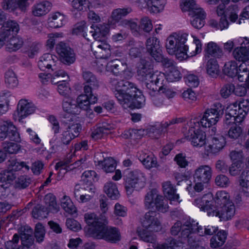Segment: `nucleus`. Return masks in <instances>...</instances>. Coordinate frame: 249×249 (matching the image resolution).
<instances>
[{"label":"nucleus","mask_w":249,"mask_h":249,"mask_svg":"<svg viewBox=\"0 0 249 249\" xmlns=\"http://www.w3.org/2000/svg\"><path fill=\"white\" fill-rule=\"evenodd\" d=\"M61 205L63 209L69 213L73 214L76 211V208L68 196H63L61 199Z\"/></svg>","instance_id":"nucleus-51"},{"label":"nucleus","mask_w":249,"mask_h":249,"mask_svg":"<svg viewBox=\"0 0 249 249\" xmlns=\"http://www.w3.org/2000/svg\"><path fill=\"white\" fill-rule=\"evenodd\" d=\"M230 196L225 191H219L216 193L214 198H213L214 207L219 208L228 202H231L229 200Z\"/></svg>","instance_id":"nucleus-41"},{"label":"nucleus","mask_w":249,"mask_h":249,"mask_svg":"<svg viewBox=\"0 0 249 249\" xmlns=\"http://www.w3.org/2000/svg\"><path fill=\"white\" fill-rule=\"evenodd\" d=\"M82 77L84 81V92L87 93H94V90L98 89L100 83L96 76L89 71H83Z\"/></svg>","instance_id":"nucleus-13"},{"label":"nucleus","mask_w":249,"mask_h":249,"mask_svg":"<svg viewBox=\"0 0 249 249\" xmlns=\"http://www.w3.org/2000/svg\"><path fill=\"white\" fill-rule=\"evenodd\" d=\"M188 35L182 34L170 36L166 39V48L170 54H175L180 60L187 59L189 56L195 55L201 51V43L196 37H194L193 48L195 47V52L192 53L189 52L188 46L185 45Z\"/></svg>","instance_id":"nucleus-2"},{"label":"nucleus","mask_w":249,"mask_h":249,"mask_svg":"<svg viewBox=\"0 0 249 249\" xmlns=\"http://www.w3.org/2000/svg\"><path fill=\"white\" fill-rule=\"evenodd\" d=\"M236 107H229L227 108V112L225 114V118L224 120V124L227 126L232 124H235V123H237Z\"/></svg>","instance_id":"nucleus-48"},{"label":"nucleus","mask_w":249,"mask_h":249,"mask_svg":"<svg viewBox=\"0 0 249 249\" xmlns=\"http://www.w3.org/2000/svg\"><path fill=\"white\" fill-rule=\"evenodd\" d=\"M205 51L208 57L211 55L215 58H220L223 55L222 49L213 42H210L207 44Z\"/></svg>","instance_id":"nucleus-39"},{"label":"nucleus","mask_w":249,"mask_h":249,"mask_svg":"<svg viewBox=\"0 0 249 249\" xmlns=\"http://www.w3.org/2000/svg\"><path fill=\"white\" fill-rule=\"evenodd\" d=\"M212 173V169L209 166H200L195 171L194 179L197 180V182L199 181L208 183L211 178Z\"/></svg>","instance_id":"nucleus-24"},{"label":"nucleus","mask_w":249,"mask_h":249,"mask_svg":"<svg viewBox=\"0 0 249 249\" xmlns=\"http://www.w3.org/2000/svg\"><path fill=\"white\" fill-rule=\"evenodd\" d=\"M237 75L239 81L245 82V86L249 89V66L245 64H241L239 67Z\"/></svg>","instance_id":"nucleus-42"},{"label":"nucleus","mask_w":249,"mask_h":249,"mask_svg":"<svg viewBox=\"0 0 249 249\" xmlns=\"http://www.w3.org/2000/svg\"><path fill=\"white\" fill-rule=\"evenodd\" d=\"M225 144L224 137L217 135L210 138L205 149L208 154H216L223 148Z\"/></svg>","instance_id":"nucleus-17"},{"label":"nucleus","mask_w":249,"mask_h":249,"mask_svg":"<svg viewBox=\"0 0 249 249\" xmlns=\"http://www.w3.org/2000/svg\"><path fill=\"white\" fill-rule=\"evenodd\" d=\"M165 79L163 73L156 72L155 75L145 82L146 88L151 95H155L159 92L160 87H161Z\"/></svg>","instance_id":"nucleus-15"},{"label":"nucleus","mask_w":249,"mask_h":249,"mask_svg":"<svg viewBox=\"0 0 249 249\" xmlns=\"http://www.w3.org/2000/svg\"><path fill=\"white\" fill-rule=\"evenodd\" d=\"M146 229L140 230L138 231L139 236L143 241L148 243H154L156 241L155 235L149 232Z\"/></svg>","instance_id":"nucleus-62"},{"label":"nucleus","mask_w":249,"mask_h":249,"mask_svg":"<svg viewBox=\"0 0 249 249\" xmlns=\"http://www.w3.org/2000/svg\"><path fill=\"white\" fill-rule=\"evenodd\" d=\"M157 196L160 195L157 194V191L156 189H152L147 192L144 198V204L147 208H150L152 204L154 203V199H155Z\"/></svg>","instance_id":"nucleus-64"},{"label":"nucleus","mask_w":249,"mask_h":249,"mask_svg":"<svg viewBox=\"0 0 249 249\" xmlns=\"http://www.w3.org/2000/svg\"><path fill=\"white\" fill-rule=\"evenodd\" d=\"M51 7L52 4L49 1H43L34 5L32 13L36 17L43 16L50 11Z\"/></svg>","instance_id":"nucleus-30"},{"label":"nucleus","mask_w":249,"mask_h":249,"mask_svg":"<svg viewBox=\"0 0 249 249\" xmlns=\"http://www.w3.org/2000/svg\"><path fill=\"white\" fill-rule=\"evenodd\" d=\"M232 55L235 59L239 62H245L249 60V46L241 45L233 50Z\"/></svg>","instance_id":"nucleus-31"},{"label":"nucleus","mask_w":249,"mask_h":249,"mask_svg":"<svg viewBox=\"0 0 249 249\" xmlns=\"http://www.w3.org/2000/svg\"><path fill=\"white\" fill-rule=\"evenodd\" d=\"M92 30L90 33L92 36L96 40L95 41H102L103 38H105L109 33V26L106 24H100L97 25H92L91 26Z\"/></svg>","instance_id":"nucleus-25"},{"label":"nucleus","mask_w":249,"mask_h":249,"mask_svg":"<svg viewBox=\"0 0 249 249\" xmlns=\"http://www.w3.org/2000/svg\"><path fill=\"white\" fill-rule=\"evenodd\" d=\"M147 52L155 59L160 60L162 50L159 40L156 37L148 38L145 43Z\"/></svg>","instance_id":"nucleus-18"},{"label":"nucleus","mask_w":249,"mask_h":249,"mask_svg":"<svg viewBox=\"0 0 249 249\" xmlns=\"http://www.w3.org/2000/svg\"><path fill=\"white\" fill-rule=\"evenodd\" d=\"M84 219L86 223L89 226L88 232L92 237L94 236V232H97L104 225L107 221L104 216L99 217L93 213H87L84 214Z\"/></svg>","instance_id":"nucleus-8"},{"label":"nucleus","mask_w":249,"mask_h":249,"mask_svg":"<svg viewBox=\"0 0 249 249\" xmlns=\"http://www.w3.org/2000/svg\"><path fill=\"white\" fill-rule=\"evenodd\" d=\"M180 6L182 11H190L191 13H194L196 9H202L199 7L195 0H181Z\"/></svg>","instance_id":"nucleus-49"},{"label":"nucleus","mask_w":249,"mask_h":249,"mask_svg":"<svg viewBox=\"0 0 249 249\" xmlns=\"http://www.w3.org/2000/svg\"><path fill=\"white\" fill-rule=\"evenodd\" d=\"M194 205L197 206L201 210L206 211L209 216L214 214V205L212 194L208 193L201 197L196 198L194 202Z\"/></svg>","instance_id":"nucleus-12"},{"label":"nucleus","mask_w":249,"mask_h":249,"mask_svg":"<svg viewBox=\"0 0 249 249\" xmlns=\"http://www.w3.org/2000/svg\"><path fill=\"white\" fill-rule=\"evenodd\" d=\"M210 25L213 27H214L217 29H220L222 31L229 28L230 22L226 16L224 15L220 18L218 22L214 19L210 20Z\"/></svg>","instance_id":"nucleus-50"},{"label":"nucleus","mask_w":249,"mask_h":249,"mask_svg":"<svg viewBox=\"0 0 249 249\" xmlns=\"http://www.w3.org/2000/svg\"><path fill=\"white\" fill-rule=\"evenodd\" d=\"M139 159L146 168L148 169L157 166V159L154 155H147L146 154H142L140 155Z\"/></svg>","instance_id":"nucleus-44"},{"label":"nucleus","mask_w":249,"mask_h":249,"mask_svg":"<svg viewBox=\"0 0 249 249\" xmlns=\"http://www.w3.org/2000/svg\"><path fill=\"white\" fill-rule=\"evenodd\" d=\"M64 122L68 124L66 130L70 132L72 136V137L75 138L79 135L82 130V126L81 124L78 122V121H74L73 117H71L69 120L64 121Z\"/></svg>","instance_id":"nucleus-38"},{"label":"nucleus","mask_w":249,"mask_h":249,"mask_svg":"<svg viewBox=\"0 0 249 249\" xmlns=\"http://www.w3.org/2000/svg\"><path fill=\"white\" fill-rule=\"evenodd\" d=\"M141 65L139 66L137 70L138 78L142 81H146L156 73L146 67V62L144 60H141Z\"/></svg>","instance_id":"nucleus-32"},{"label":"nucleus","mask_w":249,"mask_h":249,"mask_svg":"<svg viewBox=\"0 0 249 249\" xmlns=\"http://www.w3.org/2000/svg\"><path fill=\"white\" fill-rule=\"evenodd\" d=\"M162 186L164 194L168 199L178 201L179 195L176 194V189L170 181L163 182Z\"/></svg>","instance_id":"nucleus-33"},{"label":"nucleus","mask_w":249,"mask_h":249,"mask_svg":"<svg viewBox=\"0 0 249 249\" xmlns=\"http://www.w3.org/2000/svg\"><path fill=\"white\" fill-rule=\"evenodd\" d=\"M18 235L17 234V244L19 237L21 242V246L17 249H27L33 245L34 238L33 235L32 229L26 225H20L18 229Z\"/></svg>","instance_id":"nucleus-7"},{"label":"nucleus","mask_w":249,"mask_h":249,"mask_svg":"<svg viewBox=\"0 0 249 249\" xmlns=\"http://www.w3.org/2000/svg\"><path fill=\"white\" fill-rule=\"evenodd\" d=\"M214 208V214L212 216H218L220 220L227 221L231 219L235 214V206L232 202H228L225 205L219 208L215 207Z\"/></svg>","instance_id":"nucleus-16"},{"label":"nucleus","mask_w":249,"mask_h":249,"mask_svg":"<svg viewBox=\"0 0 249 249\" xmlns=\"http://www.w3.org/2000/svg\"><path fill=\"white\" fill-rule=\"evenodd\" d=\"M239 184L246 196L249 197V157L247 159L246 168L239 177Z\"/></svg>","instance_id":"nucleus-27"},{"label":"nucleus","mask_w":249,"mask_h":249,"mask_svg":"<svg viewBox=\"0 0 249 249\" xmlns=\"http://www.w3.org/2000/svg\"><path fill=\"white\" fill-rule=\"evenodd\" d=\"M17 109L19 116L18 121L20 122L23 117H26L35 112L36 107L32 103L25 99H21L18 102Z\"/></svg>","instance_id":"nucleus-23"},{"label":"nucleus","mask_w":249,"mask_h":249,"mask_svg":"<svg viewBox=\"0 0 249 249\" xmlns=\"http://www.w3.org/2000/svg\"><path fill=\"white\" fill-rule=\"evenodd\" d=\"M148 10L153 13H159L163 10L166 0H146Z\"/></svg>","instance_id":"nucleus-36"},{"label":"nucleus","mask_w":249,"mask_h":249,"mask_svg":"<svg viewBox=\"0 0 249 249\" xmlns=\"http://www.w3.org/2000/svg\"><path fill=\"white\" fill-rule=\"evenodd\" d=\"M157 210L161 213H165L168 210V200L162 196H157L154 201Z\"/></svg>","instance_id":"nucleus-53"},{"label":"nucleus","mask_w":249,"mask_h":249,"mask_svg":"<svg viewBox=\"0 0 249 249\" xmlns=\"http://www.w3.org/2000/svg\"><path fill=\"white\" fill-rule=\"evenodd\" d=\"M227 233L223 230L220 231L217 234L213 236L210 240L211 247L216 248L222 246L227 239Z\"/></svg>","instance_id":"nucleus-40"},{"label":"nucleus","mask_w":249,"mask_h":249,"mask_svg":"<svg viewBox=\"0 0 249 249\" xmlns=\"http://www.w3.org/2000/svg\"><path fill=\"white\" fill-rule=\"evenodd\" d=\"M98 164L107 173L113 172L116 169L115 160L111 157L105 158L103 160L99 161Z\"/></svg>","instance_id":"nucleus-43"},{"label":"nucleus","mask_w":249,"mask_h":249,"mask_svg":"<svg viewBox=\"0 0 249 249\" xmlns=\"http://www.w3.org/2000/svg\"><path fill=\"white\" fill-rule=\"evenodd\" d=\"M197 225H198V222L191 219L183 224L180 237L183 242L186 241L188 243L191 244L195 241L193 234L196 232H197V230H196Z\"/></svg>","instance_id":"nucleus-10"},{"label":"nucleus","mask_w":249,"mask_h":249,"mask_svg":"<svg viewBox=\"0 0 249 249\" xmlns=\"http://www.w3.org/2000/svg\"><path fill=\"white\" fill-rule=\"evenodd\" d=\"M109 133V128L104 125L97 127L94 129L91 133V137L95 139H101L104 134H107Z\"/></svg>","instance_id":"nucleus-58"},{"label":"nucleus","mask_w":249,"mask_h":249,"mask_svg":"<svg viewBox=\"0 0 249 249\" xmlns=\"http://www.w3.org/2000/svg\"><path fill=\"white\" fill-rule=\"evenodd\" d=\"M124 187L128 195H131L134 190L143 188L146 183L144 174L139 170L128 171L124 176Z\"/></svg>","instance_id":"nucleus-3"},{"label":"nucleus","mask_w":249,"mask_h":249,"mask_svg":"<svg viewBox=\"0 0 249 249\" xmlns=\"http://www.w3.org/2000/svg\"><path fill=\"white\" fill-rule=\"evenodd\" d=\"M13 99L9 92L3 91L0 94V115L5 114L9 109L10 102Z\"/></svg>","instance_id":"nucleus-34"},{"label":"nucleus","mask_w":249,"mask_h":249,"mask_svg":"<svg viewBox=\"0 0 249 249\" xmlns=\"http://www.w3.org/2000/svg\"><path fill=\"white\" fill-rule=\"evenodd\" d=\"M56 51L60 57V60L64 64L70 65L75 61L73 51L65 43L60 42L56 45Z\"/></svg>","instance_id":"nucleus-14"},{"label":"nucleus","mask_w":249,"mask_h":249,"mask_svg":"<svg viewBox=\"0 0 249 249\" xmlns=\"http://www.w3.org/2000/svg\"><path fill=\"white\" fill-rule=\"evenodd\" d=\"M16 179V159L11 158L7 161V169L0 173V184L6 189L12 184Z\"/></svg>","instance_id":"nucleus-5"},{"label":"nucleus","mask_w":249,"mask_h":249,"mask_svg":"<svg viewBox=\"0 0 249 249\" xmlns=\"http://www.w3.org/2000/svg\"><path fill=\"white\" fill-rule=\"evenodd\" d=\"M196 10L194 11V13L190 14L192 16V19L190 20V22L194 28L200 29L204 25L206 13L203 9Z\"/></svg>","instance_id":"nucleus-29"},{"label":"nucleus","mask_w":249,"mask_h":249,"mask_svg":"<svg viewBox=\"0 0 249 249\" xmlns=\"http://www.w3.org/2000/svg\"><path fill=\"white\" fill-rule=\"evenodd\" d=\"M105 223L99 231L94 232L93 238L96 239H103L111 243H116L121 240V234L118 229L115 227L106 226Z\"/></svg>","instance_id":"nucleus-6"},{"label":"nucleus","mask_w":249,"mask_h":249,"mask_svg":"<svg viewBox=\"0 0 249 249\" xmlns=\"http://www.w3.org/2000/svg\"><path fill=\"white\" fill-rule=\"evenodd\" d=\"M221 114V110L218 108L207 109L200 120L201 126L203 127L206 128L215 124L218 121Z\"/></svg>","instance_id":"nucleus-11"},{"label":"nucleus","mask_w":249,"mask_h":249,"mask_svg":"<svg viewBox=\"0 0 249 249\" xmlns=\"http://www.w3.org/2000/svg\"><path fill=\"white\" fill-rule=\"evenodd\" d=\"M131 11V9L130 8L115 9L112 13V18L115 22H118L123 17L127 15Z\"/></svg>","instance_id":"nucleus-59"},{"label":"nucleus","mask_w":249,"mask_h":249,"mask_svg":"<svg viewBox=\"0 0 249 249\" xmlns=\"http://www.w3.org/2000/svg\"><path fill=\"white\" fill-rule=\"evenodd\" d=\"M57 57L51 53H45L42 55L38 61V67L41 71L51 69L52 71L56 70V62Z\"/></svg>","instance_id":"nucleus-21"},{"label":"nucleus","mask_w":249,"mask_h":249,"mask_svg":"<svg viewBox=\"0 0 249 249\" xmlns=\"http://www.w3.org/2000/svg\"><path fill=\"white\" fill-rule=\"evenodd\" d=\"M107 71L112 73L115 75H119L127 69L125 63L116 59L108 62L106 65Z\"/></svg>","instance_id":"nucleus-28"},{"label":"nucleus","mask_w":249,"mask_h":249,"mask_svg":"<svg viewBox=\"0 0 249 249\" xmlns=\"http://www.w3.org/2000/svg\"><path fill=\"white\" fill-rule=\"evenodd\" d=\"M196 230H197V233L200 236L212 235L218 230V227L212 225H208L204 226V228H203L197 225Z\"/></svg>","instance_id":"nucleus-56"},{"label":"nucleus","mask_w":249,"mask_h":249,"mask_svg":"<svg viewBox=\"0 0 249 249\" xmlns=\"http://www.w3.org/2000/svg\"><path fill=\"white\" fill-rule=\"evenodd\" d=\"M14 67L9 69L5 73V83L6 86L10 88L14 89L15 87L16 73Z\"/></svg>","instance_id":"nucleus-54"},{"label":"nucleus","mask_w":249,"mask_h":249,"mask_svg":"<svg viewBox=\"0 0 249 249\" xmlns=\"http://www.w3.org/2000/svg\"><path fill=\"white\" fill-rule=\"evenodd\" d=\"M86 23L85 21H81L77 23L74 25V27L72 30L71 34L73 35H79L82 34L84 37L86 38L88 40H89V38H87L86 37V33L85 30L86 27Z\"/></svg>","instance_id":"nucleus-61"},{"label":"nucleus","mask_w":249,"mask_h":249,"mask_svg":"<svg viewBox=\"0 0 249 249\" xmlns=\"http://www.w3.org/2000/svg\"><path fill=\"white\" fill-rule=\"evenodd\" d=\"M185 138L191 142L194 146L201 147L206 143V135L203 132L194 133L193 129L188 130Z\"/></svg>","instance_id":"nucleus-26"},{"label":"nucleus","mask_w":249,"mask_h":249,"mask_svg":"<svg viewBox=\"0 0 249 249\" xmlns=\"http://www.w3.org/2000/svg\"><path fill=\"white\" fill-rule=\"evenodd\" d=\"M48 208L40 204H37L33 209L32 214L35 218L43 219L47 217L48 214Z\"/></svg>","instance_id":"nucleus-52"},{"label":"nucleus","mask_w":249,"mask_h":249,"mask_svg":"<svg viewBox=\"0 0 249 249\" xmlns=\"http://www.w3.org/2000/svg\"><path fill=\"white\" fill-rule=\"evenodd\" d=\"M238 70L236 62L230 61L225 63L223 71L225 74L232 78L237 75Z\"/></svg>","instance_id":"nucleus-46"},{"label":"nucleus","mask_w":249,"mask_h":249,"mask_svg":"<svg viewBox=\"0 0 249 249\" xmlns=\"http://www.w3.org/2000/svg\"><path fill=\"white\" fill-rule=\"evenodd\" d=\"M104 192L112 199H117L120 194L115 183L112 182H107L104 186Z\"/></svg>","instance_id":"nucleus-45"},{"label":"nucleus","mask_w":249,"mask_h":249,"mask_svg":"<svg viewBox=\"0 0 249 249\" xmlns=\"http://www.w3.org/2000/svg\"><path fill=\"white\" fill-rule=\"evenodd\" d=\"M82 179L85 184H92L93 182L97 181L98 178L96 173L92 170L86 171L82 175Z\"/></svg>","instance_id":"nucleus-57"},{"label":"nucleus","mask_w":249,"mask_h":249,"mask_svg":"<svg viewBox=\"0 0 249 249\" xmlns=\"http://www.w3.org/2000/svg\"><path fill=\"white\" fill-rule=\"evenodd\" d=\"M57 90L59 94L63 96L64 98L70 96L69 94L71 93V89L69 84L66 82V79L58 82Z\"/></svg>","instance_id":"nucleus-60"},{"label":"nucleus","mask_w":249,"mask_h":249,"mask_svg":"<svg viewBox=\"0 0 249 249\" xmlns=\"http://www.w3.org/2000/svg\"><path fill=\"white\" fill-rule=\"evenodd\" d=\"M109 83L115 89V96L124 108H140L145 105L144 96L134 83L116 78H110Z\"/></svg>","instance_id":"nucleus-1"},{"label":"nucleus","mask_w":249,"mask_h":249,"mask_svg":"<svg viewBox=\"0 0 249 249\" xmlns=\"http://www.w3.org/2000/svg\"><path fill=\"white\" fill-rule=\"evenodd\" d=\"M44 200L46 204L48 206V209L58 211V206L56 203V198L51 194L45 196Z\"/></svg>","instance_id":"nucleus-63"},{"label":"nucleus","mask_w":249,"mask_h":249,"mask_svg":"<svg viewBox=\"0 0 249 249\" xmlns=\"http://www.w3.org/2000/svg\"><path fill=\"white\" fill-rule=\"evenodd\" d=\"M73 100L68 96L64 98L62 103V107L64 111L71 114H79L80 112L76 104L73 103Z\"/></svg>","instance_id":"nucleus-35"},{"label":"nucleus","mask_w":249,"mask_h":249,"mask_svg":"<svg viewBox=\"0 0 249 249\" xmlns=\"http://www.w3.org/2000/svg\"><path fill=\"white\" fill-rule=\"evenodd\" d=\"M207 73L212 77H216L219 73V65L214 58L209 59L206 64Z\"/></svg>","instance_id":"nucleus-47"},{"label":"nucleus","mask_w":249,"mask_h":249,"mask_svg":"<svg viewBox=\"0 0 249 249\" xmlns=\"http://www.w3.org/2000/svg\"><path fill=\"white\" fill-rule=\"evenodd\" d=\"M145 130H146V135L148 134L149 136L158 137L162 132L165 131V129L164 127H162V123H161L150 126L148 128L145 129Z\"/></svg>","instance_id":"nucleus-55"},{"label":"nucleus","mask_w":249,"mask_h":249,"mask_svg":"<svg viewBox=\"0 0 249 249\" xmlns=\"http://www.w3.org/2000/svg\"><path fill=\"white\" fill-rule=\"evenodd\" d=\"M93 53L97 59H107L111 55L110 45L105 39L102 41H95L94 43Z\"/></svg>","instance_id":"nucleus-19"},{"label":"nucleus","mask_w":249,"mask_h":249,"mask_svg":"<svg viewBox=\"0 0 249 249\" xmlns=\"http://www.w3.org/2000/svg\"><path fill=\"white\" fill-rule=\"evenodd\" d=\"M0 36L3 40L2 46L5 44L6 51L9 53L16 51V21L9 19L2 26Z\"/></svg>","instance_id":"nucleus-4"},{"label":"nucleus","mask_w":249,"mask_h":249,"mask_svg":"<svg viewBox=\"0 0 249 249\" xmlns=\"http://www.w3.org/2000/svg\"><path fill=\"white\" fill-rule=\"evenodd\" d=\"M64 19L65 17L63 14L56 12L50 15L48 19V24L51 28H59L63 26Z\"/></svg>","instance_id":"nucleus-37"},{"label":"nucleus","mask_w":249,"mask_h":249,"mask_svg":"<svg viewBox=\"0 0 249 249\" xmlns=\"http://www.w3.org/2000/svg\"><path fill=\"white\" fill-rule=\"evenodd\" d=\"M15 133V126L12 122L0 119V141H3L7 137L12 140Z\"/></svg>","instance_id":"nucleus-22"},{"label":"nucleus","mask_w":249,"mask_h":249,"mask_svg":"<svg viewBox=\"0 0 249 249\" xmlns=\"http://www.w3.org/2000/svg\"><path fill=\"white\" fill-rule=\"evenodd\" d=\"M97 95L94 93L82 94L76 99V105L78 108L88 110L90 104H94L97 101Z\"/></svg>","instance_id":"nucleus-20"},{"label":"nucleus","mask_w":249,"mask_h":249,"mask_svg":"<svg viewBox=\"0 0 249 249\" xmlns=\"http://www.w3.org/2000/svg\"><path fill=\"white\" fill-rule=\"evenodd\" d=\"M157 213L155 211H149L142 219L141 223L143 227L151 232H157L161 229L160 222L157 217Z\"/></svg>","instance_id":"nucleus-9"}]
</instances>
